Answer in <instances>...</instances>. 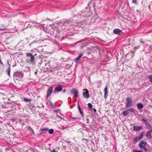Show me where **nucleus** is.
I'll list each match as a JSON object with an SVG mask.
<instances>
[{
  "label": "nucleus",
  "mask_w": 152,
  "mask_h": 152,
  "mask_svg": "<svg viewBox=\"0 0 152 152\" xmlns=\"http://www.w3.org/2000/svg\"><path fill=\"white\" fill-rule=\"evenodd\" d=\"M145 125L147 126V128L150 129L151 128V125L148 122L145 124Z\"/></svg>",
  "instance_id": "obj_18"
},
{
  "label": "nucleus",
  "mask_w": 152,
  "mask_h": 152,
  "mask_svg": "<svg viewBox=\"0 0 152 152\" xmlns=\"http://www.w3.org/2000/svg\"><path fill=\"white\" fill-rule=\"evenodd\" d=\"M129 114V112L127 110L123 112V114L124 116H126Z\"/></svg>",
  "instance_id": "obj_17"
},
{
  "label": "nucleus",
  "mask_w": 152,
  "mask_h": 152,
  "mask_svg": "<svg viewBox=\"0 0 152 152\" xmlns=\"http://www.w3.org/2000/svg\"><path fill=\"white\" fill-rule=\"evenodd\" d=\"M150 50H152V45L150 46Z\"/></svg>",
  "instance_id": "obj_33"
},
{
  "label": "nucleus",
  "mask_w": 152,
  "mask_h": 152,
  "mask_svg": "<svg viewBox=\"0 0 152 152\" xmlns=\"http://www.w3.org/2000/svg\"><path fill=\"white\" fill-rule=\"evenodd\" d=\"M62 90V87L61 86H56L54 90V93H57L58 92H60Z\"/></svg>",
  "instance_id": "obj_7"
},
{
  "label": "nucleus",
  "mask_w": 152,
  "mask_h": 152,
  "mask_svg": "<svg viewBox=\"0 0 152 152\" xmlns=\"http://www.w3.org/2000/svg\"><path fill=\"white\" fill-rule=\"evenodd\" d=\"M78 90L75 88H73L71 90V93L75 97H77L78 96Z\"/></svg>",
  "instance_id": "obj_4"
},
{
  "label": "nucleus",
  "mask_w": 152,
  "mask_h": 152,
  "mask_svg": "<svg viewBox=\"0 0 152 152\" xmlns=\"http://www.w3.org/2000/svg\"><path fill=\"white\" fill-rule=\"evenodd\" d=\"M127 101V103L126 104V107H129L132 105L133 102L132 100L129 97L126 99Z\"/></svg>",
  "instance_id": "obj_3"
},
{
  "label": "nucleus",
  "mask_w": 152,
  "mask_h": 152,
  "mask_svg": "<svg viewBox=\"0 0 152 152\" xmlns=\"http://www.w3.org/2000/svg\"><path fill=\"white\" fill-rule=\"evenodd\" d=\"M23 75L20 72H16L14 76V78L17 80H20L23 77Z\"/></svg>",
  "instance_id": "obj_1"
},
{
  "label": "nucleus",
  "mask_w": 152,
  "mask_h": 152,
  "mask_svg": "<svg viewBox=\"0 0 152 152\" xmlns=\"http://www.w3.org/2000/svg\"><path fill=\"white\" fill-rule=\"evenodd\" d=\"M146 144V143H139L138 145V146L141 149L145 150V152L147 151V149L145 147Z\"/></svg>",
  "instance_id": "obj_8"
},
{
  "label": "nucleus",
  "mask_w": 152,
  "mask_h": 152,
  "mask_svg": "<svg viewBox=\"0 0 152 152\" xmlns=\"http://www.w3.org/2000/svg\"><path fill=\"white\" fill-rule=\"evenodd\" d=\"M140 142H144L143 141H141Z\"/></svg>",
  "instance_id": "obj_36"
},
{
  "label": "nucleus",
  "mask_w": 152,
  "mask_h": 152,
  "mask_svg": "<svg viewBox=\"0 0 152 152\" xmlns=\"http://www.w3.org/2000/svg\"><path fill=\"white\" fill-rule=\"evenodd\" d=\"M48 130V129L47 128H43L41 129L42 132L43 131H47Z\"/></svg>",
  "instance_id": "obj_24"
},
{
  "label": "nucleus",
  "mask_w": 152,
  "mask_h": 152,
  "mask_svg": "<svg viewBox=\"0 0 152 152\" xmlns=\"http://www.w3.org/2000/svg\"><path fill=\"white\" fill-rule=\"evenodd\" d=\"M58 117H59V118H61V117L60 116H59Z\"/></svg>",
  "instance_id": "obj_40"
},
{
  "label": "nucleus",
  "mask_w": 152,
  "mask_h": 152,
  "mask_svg": "<svg viewBox=\"0 0 152 152\" xmlns=\"http://www.w3.org/2000/svg\"><path fill=\"white\" fill-rule=\"evenodd\" d=\"M53 91V87H49L47 91V98H49L51 94H52V93Z\"/></svg>",
  "instance_id": "obj_6"
},
{
  "label": "nucleus",
  "mask_w": 152,
  "mask_h": 152,
  "mask_svg": "<svg viewBox=\"0 0 152 152\" xmlns=\"http://www.w3.org/2000/svg\"><path fill=\"white\" fill-rule=\"evenodd\" d=\"M28 129L31 131L32 132H33V130L31 127H28Z\"/></svg>",
  "instance_id": "obj_27"
},
{
  "label": "nucleus",
  "mask_w": 152,
  "mask_h": 152,
  "mask_svg": "<svg viewBox=\"0 0 152 152\" xmlns=\"http://www.w3.org/2000/svg\"><path fill=\"white\" fill-rule=\"evenodd\" d=\"M66 91V90H64L63 91V93H65Z\"/></svg>",
  "instance_id": "obj_34"
},
{
  "label": "nucleus",
  "mask_w": 152,
  "mask_h": 152,
  "mask_svg": "<svg viewBox=\"0 0 152 152\" xmlns=\"http://www.w3.org/2000/svg\"><path fill=\"white\" fill-rule=\"evenodd\" d=\"M149 132H150L151 133V132H152V129H151Z\"/></svg>",
  "instance_id": "obj_35"
},
{
  "label": "nucleus",
  "mask_w": 152,
  "mask_h": 152,
  "mask_svg": "<svg viewBox=\"0 0 152 152\" xmlns=\"http://www.w3.org/2000/svg\"><path fill=\"white\" fill-rule=\"evenodd\" d=\"M146 136L148 139H151L152 138V136L150 132H147L146 134Z\"/></svg>",
  "instance_id": "obj_15"
},
{
  "label": "nucleus",
  "mask_w": 152,
  "mask_h": 152,
  "mask_svg": "<svg viewBox=\"0 0 152 152\" xmlns=\"http://www.w3.org/2000/svg\"><path fill=\"white\" fill-rule=\"evenodd\" d=\"M127 110L129 112L132 113L134 112V110L133 109L131 108L129 109H127Z\"/></svg>",
  "instance_id": "obj_21"
},
{
  "label": "nucleus",
  "mask_w": 152,
  "mask_h": 152,
  "mask_svg": "<svg viewBox=\"0 0 152 152\" xmlns=\"http://www.w3.org/2000/svg\"><path fill=\"white\" fill-rule=\"evenodd\" d=\"M48 132L50 134H52L53 133L54 130L53 129H51L49 130Z\"/></svg>",
  "instance_id": "obj_22"
},
{
  "label": "nucleus",
  "mask_w": 152,
  "mask_h": 152,
  "mask_svg": "<svg viewBox=\"0 0 152 152\" xmlns=\"http://www.w3.org/2000/svg\"><path fill=\"white\" fill-rule=\"evenodd\" d=\"M94 110L95 111H96V110L95 109H94Z\"/></svg>",
  "instance_id": "obj_39"
},
{
  "label": "nucleus",
  "mask_w": 152,
  "mask_h": 152,
  "mask_svg": "<svg viewBox=\"0 0 152 152\" xmlns=\"http://www.w3.org/2000/svg\"><path fill=\"white\" fill-rule=\"evenodd\" d=\"M71 21H70L67 20L65 21H62L59 23V24H63L64 25L66 26L68 24H69L70 23Z\"/></svg>",
  "instance_id": "obj_14"
},
{
  "label": "nucleus",
  "mask_w": 152,
  "mask_h": 152,
  "mask_svg": "<svg viewBox=\"0 0 152 152\" xmlns=\"http://www.w3.org/2000/svg\"><path fill=\"white\" fill-rule=\"evenodd\" d=\"M78 108L79 109V110L80 112V114H81V115L83 116V113L82 110L80 107L79 106H78Z\"/></svg>",
  "instance_id": "obj_20"
},
{
  "label": "nucleus",
  "mask_w": 152,
  "mask_h": 152,
  "mask_svg": "<svg viewBox=\"0 0 152 152\" xmlns=\"http://www.w3.org/2000/svg\"><path fill=\"white\" fill-rule=\"evenodd\" d=\"M24 100L27 102H28L29 101V99L26 98H24Z\"/></svg>",
  "instance_id": "obj_30"
},
{
  "label": "nucleus",
  "mask_w": 152,
  "mask_h": 152,
  "mask_svg": "<svg viewBox=\"0 0 152 152\" xmlns=\"http://www.w3.org/2000/svg\"><path fill=\"white\" fill-rule=\"evenodd\" d=\"M83 53H80L79 55L76 58L75 61L76 63H78L81 58L83 56Z\"/></svg>",
  "instance_id": "obj_12"
},
{
  "label": "nucleus",
  "mask_w": 152,
  "mask_h": 152,
  "mask_svg": "<svg viewBox=\"0 0 152 152\" xmlns=\"http://www.w3.org/2000/svg\"><path fill=\"white\" fill-rule=\"evenodd\" d=\"M88 107L90 109L92 108V107H93V105L91 103H88Z\"/></svg>",
  "instance_id": "obj_23"
},
{
  "label": "nucleus",
  "mask_w": 152,
  "mask_h": 152,
  "mask_svg": "<svg viewBox=\"0 0 152 152\" xmlns=\"http://www.w3.org/2000/svg\"><path fill=\"white\" fill-rule=\"evenodd\" d=\"M26 56L31 57L30 61L31 63H34L35 61L34 56L31 53H28L26 54Z\"/></svg>",
  "instance_id": "obj_5"
},
{
  "label": "nucleus",
  "mask_w": 152,
  "mask_h": 152,
  "mask_svg": "<svg viewBox=\"0 0 152 152\" xmlns=\"http://www.w3.org/2000/svg\"><path fill=\"white\" fill-rule=\"evenodd\" d=\"M49 104L52 107H54L53 105L51 102H49Z\"/></svg>",
  "instance_id": "obj_28"
},
{
  "label": "nucleus",
  "mask_w": 152,
  "mask_h": 152,
  "mask_svg": "<svg viewBox=\"0 0 152 152\" xmlns=\"http://www.w3.org/2000/svg\"><path fill=\"white\" fill-rule=\"evenodd\" d=\"M132 2L135 4L136 3V0H132Z\"/></svg>",
  "instance_id": "obj_31"
},
{
  "label": "nucleus",
  "mask_w": 152,
  "mask_h": 152,
  "mask_svg": "<svg viewBox=\"0 0 152 152\" xmlns=\"http://www.w3.org/2000/svg\"><path fill=\"white\" fill-rule=\"evenodd\" d=\"M34 23H36V21H34Z\"/></svg>",
  "instance_id": "obj_37"
},
{
  "label": "nucleus",
  "mask_w": 152,
  "mask_h": 152,
  "mask_svg": "<svg viewBox=\"0 0 152 152\" xmlns=\"http://www.w3.org/2000/svg\"><path fill=\"white\" fill-rule=\"evenodd\" d=\"M142 129L141 126H134L133 127V130L137 131H139Z\"/></svg>",
  "instance_id": "obj_13"
},
{
  "label": "nucleus",
  "mask_w": 152,
  "mask_h": 152,
  "mask_svg": "<svg viewBox=\"0 0 152 152\" xmlns=\"http://www.w3.org/2000/svg\"><path fill=\"white\" fill-rule=\"evenodd\" d=\"M142 120L145 123V124H146V123L147 122V121L146 120H145V119L142 118Z\"/></svg>",
  "instance_id": "obj_29"
},
{
  "label": "nucleus",
  "mask_w": 152,
  "mask_h": 152,
  "mask_svg": "<svg viewBox=\"0 0 152 152\" xmlns=\"http://www.w3.org/2000/svg\"><path fill=\"white\" fill-rule=\"evenodd\" d=\"M37 73V72H35V74H36Z\"/></svg>",
  "instance_id": "obj_38"
},
{
  "label": "nucleus",
  "mask_w": 152,
  "mask_h": 152,
  "mask_svg": "<svg viewBox=\"0 0 152 152\" xmlns=\"http://www.w3.org/2000/svg\"><path fill=\"white\" fill-rule=\"evenodd\" d=\"M113 32L114 34H120L122 32L121 30H120L118 28L115 29L113 30Z\"/></svg>",
  "instance_id": "obj_11"
},
{
  "label": "nucleus",
  "mask_w": 152,
  "mask_h": 152,
  "mask_svg": "<svg viewBox=\"0 0 152 152\" xmlns=\"http://www.w3.org/2000/svg\"><path fill=\"white\" fill-rule=\"evenodd\" d=\"M145 133V132H142L139 137H137L134 139V142H139L142 138Z\"/></svg>",
  "instance_id": "obj_2"
},
{
  "label": "nucleus",
  "mask_w": 152,
  "mask_h": 152,
  "mask_svg": "<svg viewBox=\"0 0 152 152\" xmlns=\"http://www.w3.org/2000/svg\"><path fill=\"white\" fill-rule=\"evenodd\" d=\"M0 30H2V29H1V28H0Z\"/></svg>",
  "instance_id": "obj_41"
},
{
  "label": "nucleus",
  "mask_w": 152,
  "mask_h": 152,
  "mask_svg": "<svg viewBox=\"0 0 152 152\" xmlns=\"http://www.w3.org/2000/svg\"><path fill=\"white\" fill-rule=\"evenodd\" d=\"M133 152H142V150L137 151L135 150H134Z\"/></svg>",
  "instance_id": "obj_26"
},
{
  "label": "nucleus",
  "mask_w": 152,
  "mask_h": 152,
  "mask_svg": "<svg viewBox=\"0 0 152 152\" xmlns=\"http://www.w3.org/2000/svg\"><path fill=\"white\" fill-rule=\"evenodd\" d=\"M50 152H57L55 150V149H53L52 151H51Z\"/></svg>",
  "instance_id": "obj_32"
},
{
  "label": "nucleus",
  "mask_w": 152,
  "mask_h": 152,
  "mask_svg": "<svg viewBox=\"0 0 152 152\" xmlns=\"http://www.w3.org/2000/svg\"><path fill=\"white\" fill-rule=\"evenodd\" d=\"M10 65L9 67H8V69H7V74L9 76H10Z\"/></svg>",
  "instance_id": "obj_19"
},
{
  "label": "nucleus",
  "mask_w": 152,
  "mask_h": 152,
  "mask_svg": "<svg viewBox=\"0 0 152 152\" xmlns=\"http://www.w3.org/2000/svg\"><path fill=\"white\" fill-rule=\"evenodd\" d=\"M107 86H106L104 89V98L105 99H106L107 98L108 96V91H107Z\"/></svg>",
  "instance_id": "obj_10"
},
{
  "label": "nucleus",
  "mask_w": 152,
  "mask_h": 152,
  "mask_svg": "<svg viewBox=\"0 0 152 152\" xmlns=\"http://www.w3.org/2000/svg\"><path fill=\"white\" fill-rule=\"evenodd\" d=\"M149 79L150 81L152 82V75H149Z\"/></svg>",
  "instance_id": "obj_25"
},
{
  "label": "nucleus",
  "mask_w": 152,
  "mask_h": 152,
  "mask_svg": "<svg viewBox=\"0 0 152 152\" xmlns=\"http://www.w3.org/2000/svg\"><path fill=\"white\" fill-rule=\"evenodd\" d=\"M137 106L138 109H141L143 107V105L140 103H138L137 104Z\"/></svg>",
  "instance_id": "obj_16"
},
{
  "label": "nucleus",
  "mask_w": 152,
  "mask_h": 152,
  "mask_svg": "<svg viewBox=\"0 0 152 152\" xmlns=\"http://www.w3.org/2000/svg\"><path fill=\"white\" fill-rule=\"evenodd\" d=\"M83 90L86 91V92H84L83 93V96L84 98H88L89 97V94L88 93V92L87 91V89H83Z\"/></svg>",
  "instance_id": "obj_9"
}]
</instances>
